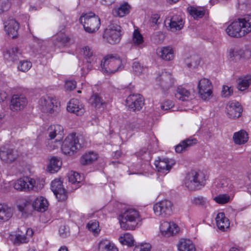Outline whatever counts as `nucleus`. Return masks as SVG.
Listing matches in <instances>:
<instances>
[{
  "mask_svg": "<svg viewBox=\"0 0 251 251\" xmlns=\"http://www.w3.org/2000/svg\"><path fill=\"white\" fill-rule=\"evenodd\" d=\"M121 216L120 226L125 230L135 229L141 221L138 211L133 208L127 209Z\"/></svg>",
  "mask_w": 251,
  "mask_h": 251,
  "instance_id": "obj_1",
  "label": "nucleus"
},
{
  "mask_svg": "<svg viewBox=\"0 0 251 251\" xmlns=\"http://www.w3.org/2000/svg\"><path fill=\"white\" fill-rule=\"evenodd\" d=\"M122 65V60L119 55L109 54L105 56L101 61L100 67L103 73L112 74L121 69Z\"/></svg>",
  "mask_w": 251,
  "mask_h": 251,
  "instance_id": "obj_2",
  "label": "nucleus"
},
{
  "mask_svg": "<svg viewBox=\"0 0 251 251\" xmlns=\"http://www.w3.org/2000/svg\"><path fill=\"white\" fill-rule=\"evenodd\" d=\"M205 175L201 172L192 171L186 176L185 185L190 191L200 189L205 184Z\"/></svg>",
  "mask_w": 251,
  "mask_h": 251,
  "instance_id": "obj_3",
  "label": "nucleus"
},
{
  "mask_svg": "<svg viewBox=\"0 0 251 251\" xmlns=\"http://www.w3.org/2000/svg\"><path fill=\"white\" fill-rule=\"evenodd\" d=\"M79 22L83 25L85 30L90 33L97 31L100 25V18L92 12L82 14Z\"/></svg>",
  "mask_w": 251,
  "mask_h": 251,
  "instance_id": "obj_4",
  "label": "nucleus"
},
{
  "mask_svg": "<svg viewBox=\"0 0 251 251\" xmlns=\"http://www.w3.org/2000/svg\"><path fill=\"white\" fill-rule=\"evenodd\" d=\"M81 147L78 137L75 134L73 133L65 138L62 143L61 150L64 154L71 155Z\"/></svg>",
  "mask_w": 251,
  "mask_h": 251,
  "instance_id": "obj_5",
  "label": "nucleus"
},
{
  "mask_svg": "<svg viewBox=\"0 0 251 251\" xmlns=\"http://www.w3.org/2000/svg\"><path fill=\"white\" fill-rule=\"evenodd\" d=\"M121 26L118 25H111L104 30L103 38L110 44L118 43L121 40Z\"/></svg>",
  "mask_w": 251,
  "mask_h": 251,
  "instance_id": "obj_6",
  "label": "nucleus"
},
{
  "mask_svg": "<svg viewBox=\"0 0 251 251\" xmlns=\"http://www.w3.org/2000/svg\"><path fill=\"white\" fill-rule=\"evenodd\" d=\"M173 204L171 201L165 200L155 203L153 210L156 216L165 217L172 213Z\"/></svg>",
  "mask_w": 251,
  "mask_h": 251,
  "instance_id": "obj_7",
  "label": "nucleus"
},
{
  "mask_svg": "<svg viewBox=\"0 0 251 251\" xmlns=\"http://www.w3.org/2000/svg\"><path fill=\"white\" fill-rule=\"evenodd\" d=\"M212 87L211 83L207 78H203L199 81L198 85L199 94L202 100H206L212 97Z\"/></svg>",
  "mask_w": 251,
  "mask_h": 251,
  "instance_id": "obj_8",
  "label": "nucleus"
},
{
  "mask_svg": "<svg viewBox=\"0 0 251 251\" xmlns=\"http://www.w3.org/2000/svg\"><path fill=\"white\" fill-rule=\"evenodd\" d=\"M55 99L49 96L43 97L39 101L41 110L48 114L54 113L57 107Z\"/></svg>",
  "mask_w": 251,
  "mask_h": 251,
  "instance_id": "obj_9",
  "label": "nucleus"
},
{
  "mask_svg": "<svg viewBox=\"0 0 251 251\" xmlns=\"http://www.w3.org/2000/svg\"><path fill=\"white\" fill-rule=\"evenodd\" d=\"M33 234L32 229L21 226L18 228V233L11 237V240L15 245L27 243L28 241L27 236H31Z\"/></svg>",
  "mask_w": 251,
  "mask_h": 251,
  "instance_id": "obj_10",
  "label": "nucleus"
},
{
  "mask_svg": "<svg viewBox=\"0 0 251 251\" xmlns=\"http://www.w3.org/2000/svg\"><path fill=\"white\" fill-rule=\"evenodd\" d=\"M156 80L158 85L164 91H167L174 84V79L172 74L166 72H162L156 77Z\"/></svg>",
  "mask_w": 251,
  "mask_h": 251,
  "instance_id": "obj_11",
  "label": "nucleus"
},
{
  "mask_svg": "<svg viewBox=\"0 0 251 251\" xmlns=\"http://www.w3.org/2000/svg\"><path fill=\"white\" fill-rule=\"evenodd\" d=\"M51 189L59 201H64L67 200V192L60 180L56 179L53 180L51 183Z\"/></svg>",
  "mask_w": 251,
  "mask_h": 251,
  "instance_id": "obj_12",
  "label": "nucleus"
},
{
  "mask_svg": "<svg viewBox=\"0 0 251 251\" xmlns=\"http://www.w3.org/2000/svg\"><path fill=\"white\" fill-rule=\"evenodd\" d=\"M18 157L17 151L8 146H3L0 148V158L3 161L11 163L16 160Z\"/></svg>",
  "mask_w": 251,
  "mask_h": 251,
  "instance_id": "obj_13",
  "label": "nucleus"
},
{
  "mask_svg": "<svg viewBox=\"0 0 251 251\" xmlns=\"http://www.w3.org/2000/svg\"><path fill=\"white\" fill-rule=\"evenodd\" d=\"M176 163L175 161L168 158H158L155 161L154 165L157 171L163 174H167Z\"/></svg>",
  "mask_w": 251,
  "mask_h": 251,
  "instance_id": "obj_14",
  "label": "nucleus"
},
{
  "mask_svg": "<svg viewBox=\"0 0 251 251\" xmlns=\"http://www.w3.org/2000/svg\"><path fill=\"white\" fill-rule=\"evenodd\" d=\"M126 103L129 108L133 111L140 110L144 104L143 98L140 94L130 95L126 100Z\"/></svg>",
  "mask_w": 251,
  "mask_h": 251,
  "instance_id": "obj_15",
  "label": "nucleus"
},
{
  "mask_svg": "<svg viewBox=\"0 0 251 251\" xmlns=\"http://www.w3.org/2000/svg\"><path fill=\"white\" fill-rule=\"evenodd\" d=\"M27 104L26 98L21 95H14L11 98L10 108L12 111H17L23 109Z\"/></svg>",
  "mask_w": 251,
  "mask_h": 251,
  "instance_id": "obj_16",
  "label": "nucleus"
},
{
  "mask_svg": "<svg viewBox=\"0 0 251 251\" xmlns=\"http://www.w3.org/2000/svg\"><path fill=\"white\" fill-rule=\"evenodd\" d=\"M160 231L163 235L166 236H173L179 231V228L173 222L163 221L160 226Z\"/></svg>",
  "mask_w": 251,
  "mask_h": 251,
  "instance_id": "obj_17",
  "label": "nucleus"
},
{
  "mask_svg": "<svg viewBox=\"0 0 251 251\" xmlns=\"http://www.w3.org/2000/svg\"><path fill=\"white\" fill-rule=\"evenodd\" d=\"M4 30L9 37L15 38L18 35L19 24L14 19H9L4 23Z\"/></svg>",
  "mask_w": 251,
  "mask_h": 251,
  "instance_id": "obj_18",
  "label": "nucleus"
},
{
  "mask_svg": "<svg viewBox=\"0 0 251 251\" xmlns=\"http://www.w3.org/2000/svg\"><path fill=\"white\" fill-rule=\"evenodd\" d=\"M226 33L232 37L238 38L244 36L239 19L232 22L226 29Z\"/></svg>",
  "mask_w": 251,
  "mask_h": 251,
  "instance_id": "obj_19",
  "label": "nucleus"
},
{
  "mask_svg": "<svg viewBox=\"0 0 251 251\" xmlns=\"http://www.w3.org/2000/svg\"><path fill=\"white\" fill-rule=\"evenodd\" d=\"M226 109L228 117L231 119L240 117L243 111L242 106L238 102H229Z\"/></svg>",
  "mask_w": 251,
  "mask_h": 251,
  "instance_id": "obj_20",
  "label": "nucleus"
},
{
  "mask_svg": "<svg viewBox=\"0 0 251 251\" xmlns=\"http://www.w3.org/2000/svg\"><path fill=\"white\" fill-rule=\"evenodd\" d=\"M67 111L77 116H82L84 112V106L77 99H73L68 103Z\"/></svg>",
  "mask_w": 251,
  "mask_h": 251,
  "instance_id": "obj_21",
  "label": "nucleus"
},
{
  "mask_svg": "<svg viewBox=\"0 0 251 251\" xmlns=\"http://www.w3.org/2000/svg\"><path fill=\"white\" fill-rule=\"evenodd\" d=\"M3 56L5 59L12 62H16L23 58L22 51L17 47L12 48L4 51Z\"/></svg>",
  "mask_w": 251,
  "mask_h": 251,
  "instance_id": "obj_22",
  "label": "nucleus"
},
{
  "mask_svg": "<svg viewBox=\"0 0 251 251\" xmlns=\"http://www.w3.org/2000/svg\"><path fill=\"white\" fill-rule=\"evenodd\" d=\"M168 21H169L168 25L166 26L172 31L179 30L183 27L184 22L179 15H174L170 19H167L166 22Z\"/></svg>",
  "mask_w": 251,
  "mask_h": 251,
  "instance_id": "obj_23",
  "label": "nucleus"
},
{
  "mask_svg": "<svg viewBox=\"0 0 251 251\" xmlns=\"http://www.w3.org/2000/svg\"><path fill=\"white\" fill-rule=\"evenodd\" d=\"M49 136L50 139H54L55 137H57L56 142H58L63 138L64 134V129L63 127L59 125H52L50 126L48 129Z\"/></svg>",
  "mask_w": 251,
  "mask_h": 251,
  "instance_id": "obj_24",
  "label": "nucleus"
},
{
  "mask_svg": "<svg viewBox=\"0 0 251 251\" xmlns=\"http://www.w3.org/2000/svg\"><path fill=\"white\" fill-rule=\"evenodd\" d=\"M158 55L165 61H170L174 57V50L171 46L160 48L157 51Z\"/></svg>",
  "mask_w": 251,
  "mask_h": 251,
  "instance_id": "obj_25",
  "label": "nucleus"
},
{
  "mask_svg": "<svg viewBox=\"0 0 251 251\" xmlns=\"http://www.w3.org/2000/svg\"><path fill=\"white\" fill-rule=\"evenodd\" d=\"M47 200L42 196L36 198L32 203L33 209L39 212L45 211L48 207Z\"/></svg>",
  "mask_w": 251,
  "mask_h": 251,
  "instance_id": "obj_26",
  "label": "nucleus"
},
{
  "mask_svg": "<svg viewBox=\"0 0 251 251\" xmlns=\"http://www.w3.org/2000/svg\"><path fill=\"white\" fill-rule=\"evenodd\" d=\"M13 209L5 204H0V223L8 221L12 216Z\"/></svg>",
  "mask_w": 251,
  "mask_h": 251,
  "instance_id": "obj_27",
  "label": "nucleus"
},
{
  "mask_svg": "<svg viewBox=\"0 0 251 251\" xmlns=\"http://www.w3.org/2000/svg\"><path fill=\"white\" fill-rule=\"evenodd\" d=\"M216 221L217 227L222 231H225L226 229L229 226V220L225 217V215L223 212H221L217 214Z\"/></svg>",
  "mask_w": 251,
  "mask_h": 251,
  "instance_id": "obj_28",
  "label": "nucleus"
},
{
  "mask_svg": "<svg viewBox=\"0 0 251 251\" xmlns=\"http://www.w3.org/2000/svg\"><path fill=\"white\" fill-rule=\"evenodd\" d=\"M177 248L179 251H196L195 247L192 241L187 239H181Z\"/></svg>",
  "mask_w": 251,
  "mask_h": 251,
  "instance_id": "obj_29",
  "label": "nucleus"
},
{
  "mask_svg": "<svg viewBox=\"0 0 251 251\" xmlns=\"http://www.w3.org/2000/svg\"><path fill=\"white\" fill-rule=\"evenodd\" d=\"M145 126V122L142 119L137 118L134 119L132 121L127 123L126 128L129 131H137L138 130L142 129Z\"/></svg>",
  "mask_w": 251,
  "mask_h": 251,
  "instance_id": "obj_30",
  "label": "nucleus"
},
{
  "mask_svg": "<svg viewBox=\"0 0 251 251\" xmlns=\"http://www.w3.org/2000/svg\"><path fill=\"white\" fill-rule=\"evenodd\" d=\"M69 41V37L63 33H57L53 37V44L59 48L65 46Z\"/></svg>",
  "mask_w": 251,
  "mask_h": 251,
  "instance_id": "obj_31",
  "label": "nucleus"
},
{
  "mask_svg": "<svg viewBox=\"0 0 251 251\" xmlns=\"http://www.w3.org/2000/svg\"><path fill=\"white\" fill-rule=\"evenodd\" d=\"M251 84V75H247L240 77L237 80V89L243 91L247 89Z\"/></svg>",
  "mask_w": 251,
  "mask_h": 251,
  "instance_id": "obj_32",
  "label": "nucleus"
},
{
  "mask_svg": "<svg viewBox=\"0 0 251 251\" xmlns=\"http://www.w3.org/2000/svg\"><path fill=\"white\" fill-rule=\"evenodd\" d=\"M197 143V140L195 138H188L181 142L176 147V151L177 152L180 153L185 151L187 149Z\"/></svg>",
  "mask_w": 251,
  "mask_h": 251,
  "instance_id": "obj_33",
  "label": "nucleus"
},
{
  "mask_svg": "<svg viewBox=\"0 0 251 251\" xmlns=\"http://www.w3.org/2000/svg\"><path fill=\"white\" fill-rule=\"evenodd\" d=\"M249 137L247 132L244 130H241L234 133L233 139L236 144L242 145L247 142Z\"/></svg>",
  "mask_w": 251,
  "mask_h": 251,
  "instance_id": "obj_34",
  "label": "nucleus"
},
{
  "mask_svg": "<svg viewBox=\"0 0 251 251\" xmlns=\"http://www.w3.org/2000/svg\"><path fill=\"white\" fill-rule=\"evenodd\" d=\"M98 158V155L93 151H90L83 155L80 160L82 165H89L93 163Z\"/></svg>",
  "mask_w": 251,
  "mask_h": 251,
  "instance_id": "obj_35",
  "label": "nucleus"
},
{
  "mask_svg": "<svg viewBox=\"0 0 251 251\" xmlns=\"http://www.w3.org/2000/svg\"><path fill=\"white\" fill-rule=\"evenodd\" d=\"M28 177L21 178L18 179L14 184L15 189L20 191H29Z\"/></svg>",
  "mask_w": 251,
  "mask_h": 251,
  "instance_id": "obj_36",
  "label": "nucleus"
},
{
  "mask_svg": "<svg viewBox=\"0 0 251 251\" xmlns=\"http://www.w3.org/2000/svg\"><path fill=\"white\" fill-rule=\"evenodd\" d=\"M99 251H119L118 248L109 240L101 241L99 244Z\"/></svg>",
  "mask_w": 251,
  "mask_h": 251,
  "instance_id": "obj_37",
  "label": "nucleus"
},
{
  "mask_svg": "<svg viewBox=\"0 0 251 251\" xmlns=\"http://www.w3.org/2000/svg\"><path fill=\"white\" fill-rule=\"evenodd\" d=\"M244 36L251 32V16L239 19Z\"/></svg>",
  "mask_w": 251,
  "mask_h": 251,
  "instance_id": "obj_38",
  "label": "nucleus"
},
{
  "mask_svg": "<svg viewBox=\"0 0 251 251\" xmlns=\"http://www.w3.org/2000/svg\"><path fill=\"white\" fill-rule=\"evenodd\" d=\"M61 162L59 159L55 157H52L50 160V162L48 166V171L50 173L57 172L60 169Z\"/></svg>",
  "mask_w": 251,
  "mask_h": 251,
  "instance_id": "obj_39",
  "label": "nucleus"
},
{
  "mask_svg": "<svg viewBox=\"0 0 251 251\" xmlns=\"http://www.w3.org/2000/svg\"><path fill=\"white\" fill-rule=\"evenodd\" d=\"M190 96V92L181 86L178 87L176 93L175 94L176 98L181 101L188 100Z\"/></svg>",
  "mask_w": 251,
  "mask_h": 251,
  "instance_id": "obj_40",
  "label": "nucleus"
},
{
  "mask_svg": "<svg viewBox=\"0 0 251 251\" xmlns=\"http://www.w3.org/2000/svg\"><path fill=\"white\" fill-rule=\"evenodd\" d=\"M83 55L86 59V62H94L96 61V56L94 51L89 46H85L82 49Z\"/></svg>",
  "mask_w": 251,
  "mask_h": 251,
  "instance_id": "obj_41",
  "label": "nucleus"
},
{
  "mask_svg": "<svg viewBox=\"0 0 251 251\" xmlns=\"http://www.w3.org/2000/svg\"><path fill=\"white\" fill-rule=\"evenodd\" d=\"M200 59L199 55L194 54L186 58L185 62L188 68H195L199 65Z\"/></svg>",
  "mask_w": 251,
  "mask_h": 251,
  "instance_id": "obj_42",
  "label": "nucleus"
},
{
  "mask_svg": "<svg viewBox=\"0 0 251 251\" xmlns=\"http://www.w3.org/2000/svg\"><path fill=\"white\" fill-rule=\"evenodd\" d=\"M89 103L96 108H100L105 103L103 100L98 94H95L91 97L89 99Z\"/></svg>",
  "mask_w": 251,
  "mask_h": 251,
  "instance_id": "obj_43",
  "label": "nucleus"
},
{
  "mask_svg": "<svg viewBox=\"0 0 251 251\" xmlns=\"http://www.w3.org/2000/svg\"><path fill=\"white\" fill-rule=\"evenodd\" d=\"M130 8V6L127 3H125L120 5L118 8L115 9L114 14L120 17H124L129 13Z\"/></svg>",
  "mask_w": 251,
  "mask_h": 251,
  "instance_id": "obj_44",
  "label": "nucleus"
},
{
  "mask_svg": "<svg viewBox=\"0 0 251 251\" xmlns=\"http://www.w3.org/2000/svg\"><path fill=\"white\" fill-rule=\"evenodd\" d=\"M28 183L29 185V191L30 190L38 191L43 187V184H41L39 180H36L33 178L28 177Z\"/></svg>",
  "mask_w": 251,
  "mask_h": 251,
  "instance_id": "obj_45",
  "label": "nucleus"
},
{
  "mask_svg": "<svg viewBox=\"0 0 251 251\" xmlns=\"http://www.w3.org/2000/svg\"><path fill=\"white\" fill-rule=\"evenodd\" d=\"M120 242L123 245H126L128 246H132L134 245V239L132 235L126 233L124 234L123 237H121L119 239Z\"/></svg>",
  "mask_w": 251,
  "mask_h": 251,
  "instance_id": "obj_46",
  "label": "nucleus"
},
{
  "mask_svg": "<svg viewBox=\"0 0 251 251\" xmlns=\"http://www.w3.org/2000/svg\"><path fill=\"white\" fill-rule=\"evenodd\" d=\"M189 14L194 17V19L202 18L204 15V11L201 9H198L194 7L188 8Z\"/></svg>",
  "mask_w": 251,
  "mask_h": 251,
  "instance_id": "obj_47",
  "label": "nucleus"
},
{
  "mask_svg": "<svg viewBox=\"0 0 251 251\" xmlns=\"http://www.w3.org/2000/svg\"><path fill=\"white\" fill-rule=\"evenodd\" d=\"M87 227L94 234H97L100 231L99 223L95 220L90 221L87 225Z\"/></svg>",
  "mask_w": 251,
  "mask_h": 251,
  "instance_id": "obj_48",
  "label": "nucleus"
},
{
  "mask_svg": "<svg viewBox=\"0 0 251 251\" xmlns=\"http://www.w3.org/2000/svg\"><path fill=\"white\" fill-rule=\"evenodd\" d=\"M132 41L134 45L142 47L140 45L144 42L143 37L137 29L135 30L133 33Z\"/></svg>",
  "mask_w": 251,
  "mask_h": 251,
  "instance_id": "obj_49",
  "label": "nucleus"
},
{
  "mask_svg": "<svg viewBox=\"0 0 251 251\" xmlns=\"http://www.w3.org/2000/svg\"><path fill=\"white\" fill-rule=\"evenodd\" d=\"M68 180L72 184H75V183H79L81 179L79 174L72 171L68 175Z\"/></svg>",
  "mask_w": 251,
  "mask_h": 251,
  "instance_id": "obj_50",
  "label": "nucleus"
},
{
  "mask_svg": "<svg viewBox=\"0 0 251 251\" xmlns=\"http://www.w3.org/2000/svg\"><path fill=\"white\" fill-rule=\"evenodd\" d=\"M151 39L154 43L161 44L165 39V35L161 31H157L152 34Z\"/></svg>",
  "mask_w": 251,
  "mask_h": 251,
  "instance_id": "obj_51",
  "label": "nucleus"
},
{
  "mask_svg": "<svg viewBox=\"0 0 251 251\" xmlns=\"http://www.w3.org/2000/svg\"><path fill=\"white\" fill-rule=\"evenodd\" d=\"M31 63L27 60H20V63L18 66V69L19 71L25 72L31 67Z\"/></svg>",
  "mask_w": 251,
  "mask_h": 251,
  "instance_id": "obj_52",
  "label": "nucleus"
},
{
  "mask_svg": "<svg viewBox=\"0 0 251 251\" xmlns=\"http://www.w3.org/2000/svg\"><path fill=\"white\" fill-rule=\"evenodd\" d=\"M214 200L218 203L225 204L230 200V197L226 194L219 195L214 198Z\"/></svg>",
  "mask_w": 251,
  "mask_h": 251,
  "instance_id": "obj_53",
  "label": "nucleus"
},
{
  "mask_svg": "<svg viewBox=\"0 0 251 251\" xmlns=\"http://www.w3.org/2000/svg\"><path fill=\"white\" fill-rule=\"evenodd\" d=\"M191 201L196 205L203 206L206 203V199L202 196H198L192 198Z\"/></svg>",
  "mask_w": 251,
  "mask_h": 251,
  "instance_id": "obj_54",
  "label": "nucleus"
},
{
  "mask_svg": "<svg viewBox=\"0 0 251 251\" xmlns=\"http://www.w3.org/2000/svg\"><path fill=\"white\" fill-rule=\"evenodd\" d=\"M244 50L240 49H234L230 52L231 57H234L237 59H240L244 56Z\"/></svg>",
  "mask_w": 251,
  "mask_h": 251,
  "instance_id": "obj_55",
  "label": "nucleus"
},
{
  "mask_svg": "<svg viewBox=\"0 0 251 251\" xmlns=\"http://www.w3.org/2000/svg\"><path fill=\"white\" fill-rule=\"evenodd\" d=\"M233 94V89L231 87H228L226 85L223 86L222 90L221 92V95L223 97L227 98Z\"/></svg>",
  "mask_w": 251,
  "mask_h": 251,
  "instance_id": "obj_56",
  "label": "nucleus"
},
{
  "mask_svg": "<svg viewBox=\"0 0 251 251\" xmlns=\"http://www.w3.org/2000/svg\"><path fill=\"white\" fill-rule=\"evenodd\" d=\"M10 7L8 0H0V14L7 11Z\"/></svg>",
  "mask_w": 251,
  "mask_h": 251,
  "instance_id": "obj_57",
  "label": "nucleus"
},
{
  "mask_svg": "<svg viewBox=\"0 0 251 251\" xmlns=\"http://www.w3.org/2000/svg\"><path fill=\"white\" fill-rule=\"evenodd\" d=\"M50 139L47 142V149L50 151L57 148L58 146L60 144V141L56 142V140L55 141H53Z\"/></svg>",
  "mask_w": 251,
  "mask_h": 251,
  "instance_id": "obj_58",
  "label": "nucleus"
},
{
  "mask_svg": "<svg viewBox=\"0 0 251 251\" xmlns=\"http://www.w3.org/2000/svg\"><path fill=\"white\" fill-rule=\"evenodd\" d=\"M151 246L148 244L136 245L133 251H150Z\"/></svg>",
  "mask_w": 251,
  "mask_h": 251,
  "instance_id": "obj_59",
  "label": "nucleus"
},
{
  "mask_svg": "<svg viewBox=\"0 0 251 251\" xmlns=\"http://www.w3.org/2000/svg\"><path fill=\"white\" fill-rule=\"evenodd\" d=\"M59 233L61 237L65 238L69 235V227L63 225L61 226L59 229Z\"/></svg>",
  "mask_w": 251,
  "mask_h": 251,
  "instance_id": "obj_60",
  "label": "nucleus"
},
{
  "mask_svg": "<svg viewBox=\"0 0 251 251\" xmlns=\"http://www.w3.org/2000/svg\"><path fill=\"white\" fill-rule=\"evenodd\" d=\"M133 70L136 75L141 74L144 69L140 63L137 62H134L132 66Z\"/></svg>",
  "mask_w": 251,
  "mask_h": 251,
  "instance_id": "obj_61",
  "label": "nucleus"
},
{
  "mask_svg": "<svg viewBox=\"0 0 251 251\" xmlns=\"http://www.w3.org/2000/svg\"><path fill=\"white\" fill-rule=\"evenodd\" d=\"M65 88L68 90H73L76 87V82L74 80H67L65 84Z\"/></svg>",
  "mask_w": 251,
  "mask_h": 251,
  "instance_id": "obj_62",
  "label": "nucleus"
},
{
  "mask_svg": "<svg viewBox=\"0 0 251 251\" xmlns=\"http://www.w3.org/2000/svg\"><path fill=\"white\" fill-rule=\"evenodd\" d=\"M229 181L230 180L226 178H223L222 179H219V182L217 184L218 186L221 188H225L226 187H227Z\"/></svg>",
  "mask_w": 251,
  "mask_h": 251,
  "instance_id": "obj_63",
  "label": "nucleus"
},
{
  "mask_svg": "<svg viewBox=\"0 0 251 251\" xmlns=\"http://www.w3.org/2000/svg\"><path fill=\"white\" fill-rule=\"evenodd\" d=\"M172 102L171 101H166L164 102L161 106L162 110H167L172 107Z\"/></svg>",
  "mask_w": 251,
  "mask_h": 251,
  "instance_id": "obj_64",
  "label": "nucleus"
}]
</instances>
